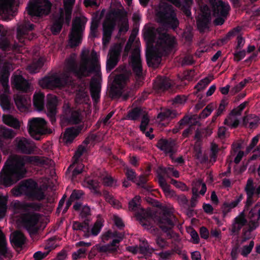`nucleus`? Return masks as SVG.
Segmentation results:
<instances>
[{
	"label": "nucleus",
	"instance_id": "680f3d73",
	"mask_svg": "<svg viewBox=\"0 0 260 260\" xmlns=\"http://www.w3.org/2000/svg\"><path fill=\"white\" fill-rule=\"evenodd\" d=\"M254 243L253 241H251L248 245H245L243 247L241 254L244 257H246L252 251Z\"/></svg>",
	"mask_w": 260,
	"mask_h": 260
},
{
	"label": "nucleus",
	"instance_id": "6e6d98bb",
	"mask_svg": "<svg viewBox=\"0 0 260 260\" xmlns=\"http://www.w3.org/2000/svg\"><path fill=\"white\" fill-rule=\"evenodd\" d=\"M211 81L212 79H210L208 77H205L197 83L195 86L194 88L197 89L198 91L203 90L207 86Z\"/></svg>",
	"mask_w": 260,
	"mask_h": 260
},
{
	"label": "nucleus",
	"instance_id": "6ab92c4d",
	"mask_svg": "<svg viewBox=\"0 0 260 260\" xmlns=\"http://www.w3.org/2000/svg\"><path fill=\"white\" fill-rule=\"evenodd\" d=\"M14 142L18 152L25 154H30L33 153L34 147L31 141L28 139L17 137Z\"/></svg>",
	"mask_w": 260,
	"mask_h": 260
},
{
	"label": "nucleus",
	"instance_id": "72a5a7b5",
	"mask_svg": "<svg viewBox=\"0 0 260 260\" xmlns=\"http://www.w3.org/2000/svg\"><path fill=\"white\" fill-rule=\"evenodd\" d=\"M122 240L118 239H114L110 244L107 245H102L99 247L98 250L100 252H109L114 253L117 252L118 246L116 245L117 244L119 243Z\"/></svg>",
	"mask_w": 260,
	"mask_h": 260
},
{
	"label": "nucleus",
	"instance_id": "f257e3e1",
	"mask_svg": "<svg viewBox=\"0 0 260 260\" xmlns=\"http://www.w3.org/2000/svg\"><path fill=\"white\" fill-rule=\"evenodd\" d=\"M47 159L39 156H11L7 159L0 172V184L8 187L25 177L27 172L26 162L47 164Z\"/></svg>",
	"mask_w": 260,
	"mask_h": 260
},
{
	"label": "nucleus",
	"instance_id": "09e8293b",
	"mask_svg": "<svg viewBox=\"0 0 260 260\" xmlns=\"http://www.w3.org/2000/svg\"><path fill=\"white\" fill-rule=\"evenodd\" d=\"M44 62L41 58L34 61L27 67V69L31 73H36L39 72L40 70L43 66Z\"/></svg>",
	"mask_w": 260,
	"mask_h": 260
},
{
	"label": "nucleus",
	"instance_id": "f8f14e48",
	"mask_svg": "<svg viewBox=\"0 0 260 260\" xmlns=\"http://www.w3.org/2000/svg\"><path fill=\"white\" fill-rule=\"evenodd\" d=\"M41 214L34 212H26L21 214V219L24 228L29 234H36L39 230L38 223Z\"/></svg>",
	"mask_w": 260,
	"mask_h": 260
},
{
	"label": "nucleus",
	"instance_id": "37998d69",
	"mask_svg": "<svg viewBox=\"0 0 260 260\" xmlns=\"http://www.w3.org/2000/svg\"><path fill=\"white\" fill-rule=\"evenodd\" d=\"M11 206L16 213L20 212L25 213L27 211L26 203L21 202L18 200L13 201L11 203Z\"/></svg>",
	"mask_w": 260,
	"mask_h": 260
},
{
	"label": "nucleus",
	"instance_id": "4468645a",
	"mask_svg": "<svg viewBox=\"0 0 260 260\" xmlns=\"http://www.w3.org/2000/svg\"><path fill=\"white\" fill-rule=\"evenodd\" d=\"M157 31L158 36L156 45L164 53L171 52L176 44L175 38L166 32H160L158 29Z\"/></svg>",
	"mask_w": 260,
	"mask_h": 260
},
{
	"label": "nucleus",
	"instance_id": "2f4dec72",
	"mask_svg": "<svg viewBox=\"0 0 260 260\" xmlns=\"http://www.w3.org/2000/svg\"><path fill=\"white\" fill-rule=\"evenodd\" d=\"M211 20V16L210 13H205L201 15L197 21V27L200 32H204L206 29L209 28Z\"/></svg>",
	"mask_w": 260,
	"mask_h": 260
},
{
	"label": "nucleus",
	"instance_id": "7ed1b4c3",
	"mask_svg": "<svg viewBox=\"0 0 260 260\" xmlns=\"http://www.w3.org/2000/svg\"><path fill=\"white\" fill-rule=\"evenodd\" d=\"M135 216L140 224L145 229H151L153 226V222H156L162 231L166 233L168 238L173 237L172 229L175 224L173 221V215L169 210H164L162 213L157 215L145 212L142 209L141 212H136Z\"/></svg>",
	"mask_w": 260,
	"mask_h": 260
},
{
	"label": "nucleus",
	"instance_id": "0eeeda50",
	"mask_svg": "<svg viewBox=\"0 0 260 260\" xmlns=\"http://www.w3.org/2000/svg\"><path fill=\"white\" fill-rule=\"evenodd\" d=\"M39 84L43 88L53 89L72 85L74 81L68 74L60 77L56 73L47 76L39 80Z\"/></svg>",
	"mask_w": 260,
	"mask_h": 260
},
{
	"label": "nucleus",
	"instance_id": "20e7f679",
	"mask_svg": "<svg viewBox=\"0 0 260 260\" xmlns=\"http://www.w3.org/2000/svg\"><path fill=\"white\" fill-rule=\"evenodd\" d=\"M92 55L93 58L90 67H88L89 58L85 57L83 59V62L79 66L75 58L70 56L66 59L67 70L79 79L88 77L92 73L101 78V66L96 59V53L93 51Z\"/></svg>",
	"mask_w": 260,
	"mask_h": 260
},
{
	"label": "nucleus",
	"instance_id": "cd10ccee",
	"mask_svg": "<svg viewBox=\"0 0 260 260\" xmlns=\"http://www.w3.org/2000/svg\"><path fill=\"white\" fill-rule=\"evenodd\" d=\"M90 91L93 102L94 103L99 102L100 98L101 85L98 78H92L90 84Z\"/></svg>",
	"mask_w": 260,
	"mask_h": 260
},
{
	"label": "nucleus",
	"instance_id": "c756f323",
	"mask_svg": "<svg viewBox=\"0 0 260 260\" xmlns=\"http://www.w3.org/2000/svg\"><path fill=\"white\" fill-rule=\"evenodd\" d=\"M10 240L14 247L21 248L25 243L26 238L22 232L16 231L12 234Z\"/></svg>",
	"mask_w": 260,
	"mask_h": 260
},
{
	"label": "nucleus",
	"instance_id": "69168bd1",
	"mask_svg": "<svg viewBox=\"0 0 260 260\" xmlns=\"http://www.w3.org/2000/svg\"><path fill=\"white\" fill-rule=\"evenodd\" d=\"M249 101H245L243 103L241 104L237 109H233L231 113L234 115H240L241 114L242 111L248 105Z\"/></svg>",
	"mask_w": 260,
	"mask_h": 260
},
{
	"label": "nucleus",
	"instance_id": "49530a36",
	"mask_svg": "<svg viewBox=\"0 0 260 260\" xmlns=\"http://www.w3.org/2000/svg\"><path fill=\"white\" fill-rule=\"evenodd\" d=\"M22 184L25 190V194L26 195L27 194L28 192L32 191L39 187L37 183L32 179H27Z\"/></svg>",
	"mask_w": 260,
	"mask_h": 260
},
{
	"label": "nucleus",
	"instance_id": "6e6552de",
	"mask_svg": "<svg viewBox=\"0 0 260 260\" xmlns=\"http://www.w3.org/2000/svg\"><path fill=\"white\" fill-rule=\"evenodd\" d=\"M51 6L49 0H29L27 11L31 18L35 19L48 15L50 13Z\"/></svg>",
	"mask_w": 260,
	"mask_h": 260
},
{
	"label": "nucleus",
	"instance_id": "473e14b6",
	"mask_svg": "<svg viewBox=\"0 0 260 260\" xmlns=\"http://www.w3.org/2000/svg\"><path fill=\"white\" fill-rule=\"evenodd\" d=\"M171 80L167 77H160L157 78L154 87L159 91H165L171 87Z\"/></svg>",
	"mask_w": 260,
	"mask_h": 260
},
{
	"label": "nucleus",
	"instance_id": "4d7b16f0",
	"mask_svg": "<svg viewBox=\"0 0 260 260\" xmlns=\"http://www.w3.org/2000/svg\"><path fill=\"white\" fill-rule=\"evenodd\" d=\"M184 3L182 7V11L184 14L187 17H189L191 15L190 11V6L192 4V0H182Z\"/></svg>",
	"mask_w": 260,
	"mask_h": 260
},
{
	"label": "nucleus",
	"instance_id": "f03ea898",
	"mask_svg": "<svg viewBox=\"0 0 260 260\" xmlns=\"http://www.w3.org/2000/svg\"><path fill=\"white\" fill-rule=\"evenodd\" d=\"M34 27L35 25L28 21L18 25L16 29V40L13 44H12L5 37L7 34V31L3 25L0 24V36L2 37L0 39V49L5 52L20 51L21 48L37 37L36 34L31 32Z\"/></svg>",
	"mask_w": 260,
	"mask_h": 260
},
{
	"label": "nucleus",
	"instance_id": "39448f33",
	"mask_svg": "<svg viewBox=\"0 0 260 260\" xmlns=\"http://www.w3.org/2000/svg\"><path fill=\"white\" fill-rule=\"evenodd\" d=\"M157 22L164 29H176L179 26V22L177 17L174 8L170 5L160 7L159 10L156 14Z\"/></svg>",
	"mask_w": 260,
	"mask_h": 260
},
{
	"label": "nucleus",
	"instance_id": "412c9836",
	"mask_svg": "<svg viewBox=\"0 0 260 260\" xmlns=\"http://www.w3.org/2000/svg\"><path fill=\"white\" fill-rule=\"evenodd\" d=\"M200 187V194L204 196L207 190V187L206 184L203 182L201 180H198L196 183L195 186L192 188V196L190 200V204H189V206L191 208H194L197 205L198 199L199 197L198 190Z\"/></svg>",
	"mask_w": 260,
	"mask_h": 260
},
{
	"label": "nucleus",
	"instance_id": "ddd939ff",
	"mask_svg": "<svg viewBox=\"0 0 260 260\" xmlns=\"http://www.w3.org/2000/svg\"><path fill=\"white\" fill-rule=\"evenodd\" d=\"M16 0H0V15L5 21L11 20L16 15Z\"/></svg>",
	"mask_w": 260,
	"mask_h": 260
},
{
	"label": "nucleus",
	"instance_id": "f704fd0d",
	"mask_svg": "<svg viewBox=\"0 0 260 260\" xmlns=\"http://www.w3.org/2000/svg\"><path fill=\"white\" fill-rule=\"evenodd\" d=\"M73 229L74 231H82L84 232V237L87 238L90 235L89 225L88 220H85L83 222L77 221L73 223Z\"/></svg>",
	"mask_w": 260,
	"mask_h": 260
},
{
	"label": "nucleus",
	"instance_id": "9b49d317",
	"mask_svg": "<svg viewBox=\"0 0 260 260\" xmlns=\"http://www.w3.org/2000/svg\"><path fill=\"white\" fill-rule=\"evenodd\" d=\"M28 130L32 138L40 140L42 136L47 134L46 122L42 118H33L28 121Z\"/></svg>",
	"mask_w": 260,
	"mask_h": 260
},
{
	"label": "nucleus",
	"instance_id": "4c0bfd02",
	"mask_svg": "<svg viewBox=\"0 0 260 260\" xmlns=\"http://www.w3.org/2000/svg\"><path fill=\"white\" fill-rule=\"evenodd\" d=\"M147 63L149 67L153 66L154 63L153 61L156 62H159L161 60V57L153 49L147 51L146 53Z\"/></svg>",
	"mask_w": 260,
	"mask_h": 260
},
{
	"label": "nucleus",
	"instance_id": "79ce46f5",
	"mask_svg": "<svg viewBox=\"0 0 260 260\" xmlns=\"http://www.w3.org/2000/svg\"><path fill=\"white\" fill-rule=\"evenodd\" d=\"M26 196L30 198L34 199L39 201L44 200L45 198V194L44 191L39 187L32 191L28 192Z\"/></svg>",
	"mask_w": 260,
	"mask_h": 260
},
{
	"label": "nucleus",
	"instance_id": "603ef678",
	"mask_svg": "<svg viewBox=\"0 0 260 260\" xmlns=\"http://www.w3.org/2000/svg\"><path fill=\"white\" fill-rule=\"evenodd\" d=\"M251 78L245 79L243 81H241L238 84L236 85L233 88H232L230 91V93L232 95H234L241 91L246 85V84L251 81Z\"/></svg>",
	"mask_w": 260,
	"mask_h": 260
},
{
	"label": "nucleus",
	"instance_id": "b1692460",
	"mask_svg": "<svg viewBox=\"0 0 260 260\" xmlns=\"http://www.w3.org/2000/svg\"><path fill=\"white\" fill-rule=\"evenodd\" d=\"M245 191L247 195V199L245 208H249L254 202V190L255 186H254L253 181L251 178H249L244 188Z\"/></svg>",
	"mask_w": 260,
	"mask_h": 260
},
{
	"label": "nucleus",
	"instance_id": "423d86ee",
	"mask_svg": "<svg viewBox=\"0 0 260 260\" xmlns=\"http://www.w3.org/2000/svg\"><path fill=\"white\" fill-rule=\"evenodd\" d=\"M126 12L123 9L111 8L106 14L103 23V34H112L116 26L117 21H122Z\"/></svg>",
	"mask_w": 260,
	"mask_h": 260
},
{
	"label": "nucleus",
	"instance_id": "4be33fe9",
	"mask_svg": "<svg viewBox=\"0 0 260 260\" xmlns=\"http://www.w3.org/2000/svg\"><path fill=\"white\" fill-rule=\"evenodd\" d=\"M14 87L22 92L26 93L29 91L30 84L22 75H15L11 79Z\"/></svg>",
	"mask_w": 260,
	"mask_h": 260
},
{
	"label": "nucleus",
	"instance_id": "7c9ffc66",
	"mask_svg": "<svg viewBox=\"0 0 260 260\" xmlns=\"http://www.w3.org/2000/svg\"><path fill=\"white\" fill-rule=\"evenodd\" d=\"M244 197L242 194H240L238 197H236L234 201L231 203L224 202L221 207L223 217H225L228 213L230 212L232 209L238 206L239 203L243 200Z\"/></svg>",
	"mask_w": 260,
	"mask_h": 260
},
{
	"label": "nucleus",
	"instance_id": "393cba45",
	"mask_svg": "<svg viewBox=\"0 0 260 260\" xmlns=\"http://www.w3.org/2000/svg\"><path fill=\"white\" fill-rule=\"evenodd\" d=\"M64 21V15L61 11L59 15L55 16L53 19L52 24L50 27L51 32L53 35H57L61 31Z\"/></svg>",
	"mask_w": 260,
	"mask_h": 260
},
{
	"label": "nucleus",
	"instance_id": "58836bf2",
	"mask_svg": "<svg viewBox=\"0 0 260 260\" xmlns=\"http://www.w3.org/2000/svg\"><path fill=\"white\" fill-rule=\"evenodd\" d=\"M143 110L140 107H135L129 110L125 117V119L136 121L142 115Z\"/></svg>",
	"mask_w": 260,
	"mask_h": 260
},
{
	"label": "nucleus",
	"instance_id": "ea45409f",
	"mask_svg": "<svg viewBox=\"0 0 260 260\" xmlns=\"http://www.w3.org/2000/svg\"><path fill=\"white\" fill-rule=\"evenodd\" d=\"M3 121L5 124L15 129H19L20 127L19 120L11 115H4Z\"/></svg>",
	"mask_w": 260,
	"mask_h": 260
},
{
	"label": "nucleus",
	"instance_id": "f3484780",
	"mask_svg": "<svg viewBox=\"0 0 260 260\" xmlns=\"http://www.w3.org/2000/svg\"><path fill=\"white\" fill-rule=\"evenodd\" d=\"M156 147L163 151L166 155H168L171 159H174V155L176 152L175 149L176 142L172 139L161 138L158 140Z\"/></svg>",
	"mask_w": 260,
	"mask_h": 260
},
{
	"label": "nucleus",
	"instance_id": "864d4df0",
	"mask_svg": "<svg viewBox=\"0 0 260 260\" xmlns=\"http://www.w3.org/2000/svg\"><path fill=\"white\" fill-rule=\"evenodd\" d=\"M131 74V72H128L126 74H120L116 77L115 81L116 83L119 85L125 84L129 80Z\"/></svg>",
	"mask_w": 260,
	"mask_h": 260
},
{
	"label": "nucleus",
	"instance_id": "c9c22d12",
	"mask_svg": "<svg viewBox=\"0 0 260 260\" xmlns=\"http://www.w3.org/2000/svg\"><path fill=\"white\" fill-rule=\"evenodd\" d=\"M33 105L38 110H42L45 105V95L42 93H35L33 98Z\"/></svg>",
	"mask_w": 260,
	"mask_h": 260
},
{
	"label": "nucleus",
	"instance_id": "3c124183",
	"mask_svg": "<svg viewBox=\"0 0 260 260\" xmlns=\"http://www.w3.org/2000/svg\"><path fill=\"white\" fill-rule=\"evenodd\" d=\"M124 234L122 233L116 231L114 232L108 231L104 234L103 240H108L110 238H115V239L122 240Z\"/></svg>",
	"mask_w": 260,
	"mask_h": 260
},
{
	"label": "nucleus",
	"instance_id": "dca6fc26",
	"mask_svg": "<svg viewBox=\"0 0 260 260\" xmlns=\"http://www.w3.org/2000/svg\"><path fill=\"white\" fill-rule=\"evenodd\" d=\"M122 50L121 46L115 44L109 50L106 62V70L111 71L118 64Z\"/></svg>",
	"mask_w": 260,
	"mask_h": 260
},
{
	"label": "nucleus",
	"instance_id": "e2e57ef3",
	"mask_svg": "<svg viewBox=\"0 0 260 260\" xmlns=\"http://www.w3.org/2000/svg\"><path fill=\"white\" fill-rule=\"evenodd\" d=\"M247 223V220L245 218V215L243 212H242L239 216H237L234 219V222L236 224L240 225L243 226Z\"/></svg>",
	"mask_w": 260,
	"mask_h": 260
},
{
	"label": "nucleus",
	"instance_id": "a211bd4d",
	"mask_svg": "<svg viewBox=\"0 0 260 260\" xmlns=\"http://www.w3.org/2000/svg\"><path fill=\"white\" fill-rule=\"evenodd\" d=\"M47 115L51 124L53 125L56 123V115L58 100L56 95L51 94L47 95Z\"/></svg>",
	"mask_w": 260,
	"mask_h": 260
},
{
	"label": "nucleus",
	"instance_id": "774afa93",
	"mask_svg": "<svg viewBox=\"0 0 260 260\" xmlns=\"http://www.w3.org/2000/svg\"><path fill=\"white\" fill-rule=\"evenodd\" d=\"M176 200L179 204L181 206L186 207L189 205L188 200L183 194L177 196Z\"/></svg>",
	"mask_w": 260,
	"mask_h": 260
},
{
	"label": "nucleus",
	"instance_id": "bf43d9fd",
	"mask_svg": "<svg viewBox=\"0 0 260 260\" xmlns=\"http://www.w3.org/2000/svg\"><path fill=\"white\" fill-rule=\"evenodd\" d=\"M103 224L102 220L98 219L94 224L91 230V234L93 236H97L100 232Z\"/></svg>",
	"mask_w": 260,
	"mask_h": 260
},
{
	"label": "nucleus",
	"instance_id": "2eb2a0df",
	"mask_svg": "<svg viewBox=\"0 0 260 260\" xmlns=\"http://www.w3.org/2000/svg\"><path fill=\"white\" fill-rule=\"evenodd\" d=\"M129 59L130 64L136 79L137 80L141 79L143 77V69L140 56V50L138 47H136L133 50L132 55L129 57Z\"/></svg>",
	"mask_w": 260,
	"mask_h": 260
},
{
	"label": "nucleus",
	"instance_id": "a18cd8bd",
	"mask_svg": "<svg viewBox=\"0 0 260 260\" xmlns=\"http://www.w3.org/2000/svg\"><path fill=\"white\" fill-rule=\"evenodd\" d=\"M141 198L139 196H136L128 203V209L131 211H138L141 209Z\"/></svg>",
	"mask_w": 260,
	"mask_h": 260
},
{
	"label": "nucleus",
	"instance_id": "8fccbe9b",
	"mask_svg": "<svg viewBox=\"0 0 260 260\" xmlns=\"http://www.w3.org/2000/svg\"><path fill=\"white\" fill-rule=\"evenodd\" d=\"M16 135V133L12 129L3 126L0 129V136L6 139H11Z\"/></svg>",
	"mask_w": 260,
	"mask_h": 260
},
{
	"label": "nucleus",
	"instance_id": "1a4fd4ad",
	"mask_svg": "<svg viewBox=\"0 0 260 260\" xmlns=\"http://www.w3.org/2000/svg\"><path fill=\"white\" fill-rule=\"evenodd\" d=\"M86 21L80 17H76L73 20L69 35V44L71 48L76 47L81 43Z\"/></svg>",
	"mask_w": 260,
	"mask_h": 260
},
{
	"label": "nucleus",
	"instance_id": "5fc2aeb1",
	"mask_svg": "<svg viewBox=\"0 0 260 260\" xmlns=\"http://www.w3.org/2000/svg\"><path fill=\"white\" fill-rule=\"evenodd\" d=\"M7 199L5 197H0V219L3 218L7 210Z\"/></svg>",
	"mask_w": 260,
	"mask_h": 260
},
{
	"label": "nucleus",
	"instance_id": "de8ad7c7",
	"mask_svg": "<svg viewBox=\"0 0 260 260\" xmlns=\"http://www.w3.org/2000/svg\"><path fill=\"white\" fill-rule=\"evenodd\" d=\"M8 253L7 246V242L5 236L1 230H0V254L5 257H8Z\"/></svg>",
	"mask_w": 260,
	"mask_h": 260
},
{
	"label": "nucleus",
	"instance_id": "13d9d810",
	"mask_svg": "<svg viewBox=\"0 0 260 260\" xmlns=\"http://www.w3.org/2000/svg\"><path fill=\"white\" fill-rule=\"evenodd\" d=\"M42 205L38 203H26V209L27 212H31L30 210H32V212L40 211L42 208Z\"/></svg>",
	"mask_w": 260,
	"mask_h": 260
},
{
	"label": "nucleus",
	"instance_id": "338daca9",
	"mask_svg": "<svg viewBox=\"0 0 260 260\" xmlns=\"http://www.w3.org/2000/svg\"><path fill=\"white\" fill-rule=\"evenodd\" d=\"M153 251V249L149 248L148 245H140L139 247V252L144 255H150Z\"/></svg>",
	"mask_w": 260,
	"mask_h": 260
},
{
	"label": "nucleus",
	"instance_id": "bb28decb",
	"mask_svg": "<svg viewBox=\"0 0 260 260\" xmlns=\"http://www.w3.org/2000/svg\"><path fill=\"white\" fill-rule=\"evenodd\" d=\"M83 127L82 125H79L76 127H71L67 128L63 135V140L66 143H71L75 138L79 135Z\"/></svg>",
	"mask_w": 260,
	"mask_h": 260
},
{
	"label": "nucleus",
	"instance_id": "a878e982",
	"mask_svg": "<svg viewBox=\"0 0 260 260\" xmlns=\"http://www.w3.org/2000/svg\"><path fill=\"white\" fill-rule=\"evenodd\" d=\"M14 101L17 108L21 111L28 109L30 103V98L26 94H18L14 96Z\"/></svg>",
	"mask_w": 260,
	"mask_h": 260
},
{
	"label": "nucleus",
	"instance_id": "e433bc0d",
	"mask_svg": "<svg viewBox=\"0 0 260 260\" xmlns=\"http://www.w3.org/2000/svg\"><path fill=\"white\" fill-rule=\"evenodd\" d=\"M84 167V166L82 164L76 165L74 163L70 165L66 173H68L72 172V179L74 180L77 176L83 172Z\"/></svg>",
	"mask_w": 260,
	"mask_h": 260
},
{
	"label": "nucleus",
	"instance_id": "9d476101",
	"mask_svg": "<svg viewBox=\"0 0 260 260\" xmlns=\"http://www.w3.org/2000/svg\"><path fill=\"white\" fill-rule=\"evenodd\" d=\"M213 13V16L216 18L213 21L215 25H221L224 23L229 12L230 6L228 3L222 0H211L210 3Z\"/></svg>",
	"mask_w": 260,
	"mask_h": 260
},
{
	"label": "nucleus",
	"instance_id": "052dcab7",
	"mask_svg": "<svg viewBox=\"0 0 260 260\" xmlns=\"http://www.w3.org/2000/svg\"><path fill=\"white\" fill-rule=\"evenodd\" d=\"M99 26V21L96 19H93L91 21L89 36L94 38L96 37L97 29Z\"/></svg>",
	"mask_w": 260,
	"mask_h": 260
},
{
	"label": "nucleus",
	"instance_id": "5701e85b",
	"mask_svg": "<svg viewBox=\"0 0 260 260\" xmlns=\"http://www.w3.org/2000/svg\"><path fill=\"white\" fill-rule=\"evenodd\" d=\"M9 66L5 64L0 71V83L3 87L4 92L8 93L10 90L9 85V76L10 75Z\"/></svg>",
	"mask_w": 260,
	"mask_h": 260
},
{
	"label": "nucleus",
	"instance_id": "c85d7f7f",
	"mask_svg": "<svg viewBox=\"0 0 260 260\" xmlns=\"http://www.w3.org/2000/svg\"><path fill=\"white\" fill-rule=\"evenodd\" d=\"M176 116L177 113L175 110L167 109L160 112L158 114L157 118L159 119L161 124L166 126L169 121L176 117Z\"/></svg>",
	"mask_w": 260,
	"mask_h": 260
},
{
	"label": "nucleus",
	"instance_id": "0e129e2a",
	"mask_svg": "<svg viewBox=\"0 0 260 260\" xmlns=\"http://www.w3.org/2000/svg\"><path fill=\"white\" fill-rule=\"evenodd\" d=\"M86 182L90 189L96 191L99 186V182L98 180L88 178L86 179Z\"/></svg>",
	"mask_w": 260,
	"mask_h": 260
},
{
	"label": "nucleus",
	"instance_id": "c03bdc74",
	"mask_svg": "<svg viewBox=\"0 0 260 260\" xmlns=\"http://www.w3.org/2000/svg\"><path fill=\"white\" fill-rule=\"evenodd\" d=\"M0 105L4 111H9L11 110L10 100L5 93L0 94Z\"/></svg>",
	"mask_w": 260,
	"mask_h": 260
},
{
	"label": "nucleus",
	"instance_id": "a19ab883",
	"mask_svg": "<svg viewBox=\"0 0 260 260\" xmlns=\"http://www.w3.org/2000/svg\"><path fill=\"white\" fill-rule=\"evenodd\" d=\"M137 181V185L142 188L144 191L149 192L151 190L152 186L147 184L148 179L145 175H140Z\"/></svg>",
	"mask_w": 260,
	"mask_h": 260
},
{
	"label": "nucleus",
	"instance_id": "aec40b11",
	"mask_svg": "<svg viewBox=\"0 0 260 260\" xmlns=\"http://www.w3.org/2000/svg\"><path fill=\"white\" fill-rule=\"evenodd\" d=\"M63 113L64 119L71 124H78L82 120L80 112L73 109L69 105L64 108Z\"/></svg>",
	"mask_w": 260,
	"mask_h": 260
}]
</instances>
